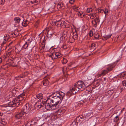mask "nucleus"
Returning <instances> with one entry per match:
<instances>
[{"instance_id": "4be33fe9", "label": "nucleus", "mask_w": 126, "mask_h": 126, "mask_svg": "<svg viewBox=\"0 0 126 126\" xmlns=\"http://www.w3.org/2000/svg\"><path fill=\"white\" fill-rule=\"evenodd\" d=\"M0 124H1L0 125L1 126H3L5 125L6 124V122L4 119H2L1 120V121L0 122Z\"/></svg>"}, {"instance_id": "de8ad7c7", "label": "nucleus", "mask_w": 126, "mask_h": 126, "mask_svg": "<svg viewBox=\"0 0 126 126\" xmlns=\"http://www.w3.org/2000/svg\"><path fill=\"white\" fill-rule=\"evenodd\" d=\"M5 1V0H0V5L3 4Z\"/></svg>"}, {"instance_id": "49530a36", "label": "nucleus", "mask_w": 126, "mask_h": 126, "mask_svg": "<svg viewBox=\"0 0 126 126\" xmlns=\"http://www.w3.org/2000/svg\"><path fill=\"white\" fill-rule=\"evenodd\" d=\"M62 62L63 64H64L66 63L67 62V61L66 59H64L63 60H62Z\"/></svg>"}, {"instance_id": "603ef678", "label": "nucleus", "mask_w": 126, "mask_h": 126, "mask_svg": "<svg viewBox=\"0 0 126 126\" xmlns=\"http://www.w3.org/2000/svg\"><path fill=\"white\" fill-rule=\"evenodd\" d=\"M66 32H64L63 34V36H62V38L64 37V38H65V37L66 36Z\"/></svg>"}, {"instance_id": "58836bf2", "label": "nucleus", "mask_w": 126, "mask_h": 126, "mask_svg": "<svg viewBox=\"0 0 126 126\" xmlns=\"http://www.w3.org/2000/svg\"><path fill=\"white\" fill-rule=\"evenodd\" d=\"M10 98L7 95L5 96V99L6 101H9Z\"/></svg>"}, {"instance_id": "4d7b16f0", "label": "nucleus", "mask_w": 126, "mask_h": 126, "mask_svg": "<svg viewBox=\"0 0 126 126\" xmlns=\"http://www.w3.org/2000/svg\"><path fill=\"white\" fill-rule=\"evenodd\" d=\"M99 10H100V12L101 13H103L104 12V10H103L102 9H100Z\"/></svg>"}, {"instance_id": "052dcab7", "label": "nucleus", "mask_w": 126, "mask_h": 126, "mask_svg": "<svg viewBox=\"0 0 126 126\" xmlns=\"http://www.w3.org/2000/svg\"><path fill=\"white\" fill-rule=\"evenodd\" d=\"M47 47H46L45 48V50L46 51H48V50H49L50 48L49 47V48H47Z\"/></svg>"}, {"instance_id": "5fc2aeb1", "label": "nucleus", "mask_w": 126, "mask_h": 126, "mask_svg": "<svg viewBox=\"0 0 126 126\" xmlns=\"http://www.w3.org/2000/svg\"><path fill=\"white\" fill-rule=\"evenodd\" d=\"M14 34L16 36L18 35V32H16L14 33Z\"/></svg>"}, {"instance_id": "393cba45", "label": "nucleus", "mask_w": 126, "mask_h": 126, "mask_svg": "<svg viewBox=\"0 0 126 126\" xmlns=\"http://www.w3.org/2000/svg\"><path fill=\"white\" fill-rule=\"evenodd\" d=\"M73 38L74 40H76L78 38V34L76 32H75L73 33Z\"/></svg>"}, {"instance_id": "37998d69", "label": "nucleus", "mask_w": 126, "mask_h": 126, "mask_svg": "<svg viewBox=\"0 0 126 126\" xmlns=\"http://www.w3.org/2000/svg\"><path fill=\"white\" fill-rule=\"evenodd\" d=\"M93 35V32L92 31H90L89 33V35L90 37L92 36Z\"/></svg>"}, {"instance_id": "5701e85b", "label": "nucleus", "mask_w": 126, "mask_h": 126, "mask_svg": "<svg viewBox=\"0 0 126 126\" xmlns=\"http://www.w3.org/2000/svg\"><path fill=\"white\" fill-rule=\"evenodd\" d=\"M29 23V22L27 20H25V21L24 20L22 23V24L23 26L26 27Z\"/></svg>"}, {"instance_id": "412c9836", "label": "nucleus", "mask_w": 126, "mask_h": 126, "mask_svg": "<svg viewBox=\"0 0 126 126\" xmlns=\"http://www.w3.org/2000/svg\"><path fill=\"white\" fill-rule=\"evenodd\" d=\"M43 95L42 93H39L36 95V97L37 98L39 99H41L43 98Z\"/></svg>"}, {"instance_id": "e2e57ef3", "label": "nucleus", "mask_w": 126, "mask_h": 126, "mask_svg": "<svg viewBox=\"0 0 126 126\" xmlns=\"http://www.w3.org/2000/svg\"><path fill=\"white\" fill-rule=\"evenodd\" d=\"M124 89V88H122L121 87L120 88V90H121V91L123 90Z\"/></svg>"}, {"instance_id": "9b49d317", "label": "nucleus", "mask_w": 126, "mask_h": 126, "mask_svg": "<svg viewBox=\"0 0 126 126\" xmlns=\"http://www.w3.org/2000/svg\"><path fill=\"white\" fill-rule=\"evenodd\" d=\"M90 96V94L88 93L82 94V98L84 100L88 99Z\"/></svg>"}, {"instance_id": "aec40b11", "label": "nucleus", "mask_w": 126, "mask_h": 126, "mask_svg": "<svg viewBox=\"0 0 126 126\" xmlns=\"http://www.w3.org/2000/svg\"><path fill=\"white\" fill-rule=\"evenodd\" d=\"M117 76L120 78H123L124 79V77L126 76V73L125 72H123L121 73Z\"/></svg>"}, {"instance_id": "774afa93", "label": "nucleus", "mask_w": 126, "mask_h": 126, "mask_svg": "<svg viewBox=\"0 0 126 126\" xmlns=\"http://www.w3.org/2000/svg\"><path fill=\"white\" fill-rule=\"evenodd\" d=\"M70 75H69V74H67V77H68H68H69V76H70Z\"/></svg>"}, {"instance_id": "69168bd1", "label": "nucleus", "mask_w": 126, "mask_h": 126, "mask_svg": "<svg viewBox=\"0 0 126 126\" xmlns=\"http://www.w3.org/2000/svg\"><path fill=\"white\" fill-rule=\"evenodd\" d=\"M7 95H8L9 96V97H10V98H11L12 97L11 96H10V95H9V94Z\"/></svg>"}, {"instance_id": "a878e982", "label": "nucleus", "mask_w": 126, "mask_h": 126, "mask_svg": "<svg viewBox=\"0 0 126 126\" xmlns=\"http://www.w3.org/2000/svg\"><path fill=\"white\" fill-rule=\"evenodd\" d=\"M14 20L16 23H18L20 21V19L19 17H16L14 18Z\"/></svg>"}, {"instance_id": "b1692460", "label": "nucleus", "mask_w": 126, "mask_h": 126, "mask_svg": "<svg viewBox=\"0 0 126 126\" xmlns=\"http://www.w3.org/2000/svg\"><path fill=\"white\" fill-rule=\"evenodd\" d=\"M25 108H26V110H28L29 111H30V107L31 106L29 105V103H27L26 105H24Z\"/></svg>"}, {"instance_id": "6e6552de", "label": "nucleus", "mask_w": 126, "mask_h": 126, "mask_svg": "<svg viewBox=\"0 0 126 126\" xmlns=\"http://www.w3.org/2000/svg\"><path fill=\"white\" fill-rule=\"evenodd\" d=\"M53 99L56 104H57L58 106V108H59L60 105V104L62 100L63 99V97H52Z\"/></svg>"}, {"instance_id": "0e129e2a", "label": "nucleus", "mask_w": 126, "mask_h": 126, "mask_svg": "<svg viewBox=\"0 0 126 126\" xmlns=\"http://www.w3.org/2000/svg\"><path fill=\"white\" fill-rule=\"evenodd\" d=\"M33 100L34 101H36V98H33L32 99V101Z\"/></svg>"}, {"instance_id": "a211bd4d", "label": "nucleus", "mask_w": 126, "mask_h": 126, "mask_svg": "<svg viewBox=\"0 0 126 126\" xmlns=\"http://www.w3.org/2000/svg\"><path fill=\"white\" fill-rule=\"evenodd\" d=\"M113 90H109L105 92V94L106 95H111L113 93Z\"/></svg>"}, {"instance_id": "a19ab883", "label": "nucleus", "mask_w": 126, "mask_h": 126, "mask_svg": "<svg viewBox=\"0 0 126 126\" xmlns=\"http://www.w3.org/2000/svg\"><path fill=\"white\" fill-rule=\"evenodd\" d=\"M78 15L79 16H80L81 17H82L84 16L85 15L84 14H81L80 12H79L78 14Z\"/></svg>"}, {"instance_id": "f257e3e1", "label": "nucleus", "mask_w": 126, "mask_h": 126, "mask_svg": "<svg viewBox=\"0 0 126 126\" xmlns=\"http://www.w3.org/2000/svg\"><path fill=\"white\" fill-rule=\"evenodd\" d=\"M88 86H86L82 81H79L73 86L71 87L70 90L67 93V94L69 96L73 94H76L78 91H83Z\"/></svg>"}, {"instance_id": "f03ea898", "label": "nucleus", "mask_w": 126, "mask_h": 126, "mask_svg": "<svg viewBox=\"0 0 126 126\" xmlns=\"http://www.w3.org/2000/svg\"><path fill=\"white\" fill-rule=\"evenodd\" d=\"M25 94L22 93L18 96L17 98L14 99L12 101L9 102L8 105L9 107H18L20 105H21L23 101H22L23 99L24 98Z\"/></svg>"}, {"instance_id": "6e6d98bb", "label": "nucleus", "mask_w": 126, "mask_h": 126, "mask_svg": "<svg viewBox=\"0 0 126 126\" xmlns=\"http://www.w3.org/2000/svg\"><path fill=\"white\" fill-rule=\"evenodd\" d=\"M63 47L64 49H65L67 48L66 46L65 45H63Z\"/></svg>"}, {"instance_id": "3c124183", "label": "nucleus", "mask_w": 126, "mask_h": 126, "mask_svg": "<svg viewBox=\"0 0 126 126\" xmlns=\"http://www.w3.org/2000/svg\"><path fill=\"white\" fill-rule=\"evenodd\" d=\"M11 52H9L7 53L6 54V56H7V57H9L10 55L11 54Z\"/></svg>"}, {"instance_id": "bb28decb", "label": "nucleus", "mask_w": 126, "mask_h": 126, "mask_svg": "<svg viewBox=\"0 0 126 126\" xmlns=\"http://www.w3.org/2000/svg\"><path fill=\"white\" fill-rule=\"evenodd\" d=\"M29 44L27 43V42H26L25 44L23 46L21 49H24L26 48L28 46Z\"/></svg>"}, {"instance_id": "9d476101", "label": "nucleus", "mask_w": 126, "mask_h": 126, "mask_svg": "<svg viewBox=\"0 0 126 126\" xmlns=\"http://www.w3.org/2000/svg\"><path fill=\"white\" fill-rule=\"evenodd\" d=\"M39 0H29V4H33L35 5L39 3Z\"/></svg>"}, {"instance_id": "dca6fc26", "label": "nucleus", "mask_w": 126, "mask_h": 126, "mask_svg": "<svg viewBox=\"0 0 126 126\" xmlns=\"http://www.w3.org/2000/svg\"><path fill=\"white\" fill-rule=\"evenodd\" d=\"M95 48V44L94 43L92 44L90 47L91 51H93Z\"/></svg>"}, {"instance_id": "4468645a", "label": "nucleus", "mask_w": 126, "mask_h": 126, "mask_svg": "<svg viewBox=\"0 0 126 126\" xmlns=\"http://www.w3.org/2000/svg\"><path fill=\"white\" fill-rule=\"evenodd\" d=\"M48 56L51 58L52 60H54L57 59V57L56 56L55 53L54 52H53L51 53V55H48Z\"/></svg>"}, {"instance_id": "bf43d9fd", "label": "nucleus", "mask_w": 126, "mask_h": 126, "mask_svg": "<svg viewBox=\"0 0 126 126\" xmlns=\"http://www.w3.org/2000/svg\"><path fill=\"white\" fill-rule=\"evenodd\" d=\"M96 12L98 13H99V12H100V10H99V9L98 8L97 10H96Z\"/></svg>"}, {"instance_id": "8fccbe9b", "label": "nucleus", "mask_w": 126, "mask_h": 126, "mask_svg": "<svg viewBox=\"0 0 126 126\" xmlns=\"http://www.w3.org/2000/svg\"><path fill=\"white\" fill-rule=\"evenodd\" d=\"M9 94L10 95V96H11L12 97L14 95V94L13 93V92L11 91L9 92Z\"/></svg>"}, {"instance_id": "f3484780", "label": "nucleus", "mask_w": 126, "mask_h": 126, "mask_svg": "<svg viewBox=\"0 0 126 126\" xmlns=\"http://www.w3.org/2000/svg\"><path fill=\"white\" fill-rule=\"evenodd\" d=\"M62 22L61 20H57L54 22V24L56 26L58 27L61 26Z\"/></svg>"}, {"instance_id": "79ce46f5", "label": "nucleus", "mask_w": 126, "mask_h": 126, "mask_svg": "<svg viewBox=\"0 0 126 126\" xmlns=\"http://www.w3.org/2000/svg\"><path fill=\"white\" fill-rule=\"evenodd\" d=\"M62 110L60 109H58L56 111V112L58 114H60V113L62 112Z\"/></svg>"}, {"instance_id": "c9c22d12", "label": "nucleus", "mask_w": 126, "mask_h": 126, "mask_svg": "<svg viewBox=\"0 0 126 126\" xmlns=\"http://www.w3.org/2000/svg\"><path fill=\"white\" fill-rule=\"evenodd\" d=\"M93 21H95L98 23H99L100 21L99 18L98 17H96V18L95 19H94Z\"/></svg>"}, {"instance_id": "ddd939ff", "label": "nucleus", "mask_w": 126, "mask_h": 126, "mask_svg": "<svg viewBox=\"0 0 126 126\" xmlns=\"http://www.w3.org/2000/svg\"><path fill=\"white\" fill-rule=\"evenodd\" d=\"M54 3L55 4H57V7L58 8H61L63 7L64 5L63 3L61 2L58 3V2H57L56 1V2H54Z\"/></svg>"}, {"instance_id": "338daca9", "label": "nucleus", "mask_w": 126, "mask_h": 126, "mask_svg": "<svg viewBox=\"0 0 126 126\" xmlns=\"http://www.w3.org/2000/svg\"><path fill=\"white\" fill-rule=\"evenodd\" d=\"M3 114L2 113H1L0 112V116H2Z\"/></svg>"}, {"instance_id": "09e8293b", "label": "nucleus", "mask_w": 126, "mask_h": 126, "mask_svg": "<svg viewBox=\"0 0 126 126\" xmlns=\"http://www.w3.org/2000/svg\"><path fill=\"white\" fill-rule=\"evenodd\" d=\"M122 83L124 86L126 87V80L123 81L122 82Z\"/></svg>"}, {"instance_id": "f704fd0d", "label": "nucleus", "mask_w": 126, "mask_h": 126, "mask_svg": "<svg viewBox=\"0 0 126 126\" xmlns=\"http://www.w3.org/2000/svg\"><path fill=\"white\" fill-rule=\"evenodd\" d=\"M97 22L95 21H94L93 20L92 21V25H93V26L95 28L97 27Z\"/></svg>"}, {"instance_id": "6ab92c4d", "label": "nucleus", "mask_w": 126, "mask_h": 126, "mask_svg": "<svg viewBox=\"0 0 126 126\" xmlns=\"http://www.w3.org/2000/svg\"><path fill=\"white\" fill-rule=\"evenodd\" d=\"M43 85L44 86H46L49 84V81L47 79H45L43 81Z\"/></svg>"}, {"instance_id": "2eb2a0df", "label": "nucleus", "mask_w": 126, "mask_h": 126, "mask_svg": "<svg viewBox=\"0 0 126 126\" xmlns=\"http://www.w3.org/2000/svg\"><path fill=\"white\" fill-rule=\"evenodd\" d=\"M26 108H25V107L24 106V107L21 110V111L25 115L27 114L28 112L29 111L28 110H26Z\"/></svg>"}, {"instance_id": "c03bdc74", "label": "nucleus", "mask_w": 126, "mask_h": 126, "mask_svg": "<svg viewBox=\"0 0 126 126\" xmlns=\"http://www.w3.org/2000/svg\"><path fill=\"white\" fill-rule=\"evenodd\" d=\"M108 10L107 9H105L104 10V12L105 15H107L108 12Z\"/></svg>"}, {"instance_id": "c85d7f7f", "label": "nucleus", "mask_w": 126, "mask_h": 126, "mask_svg": "<svg viewBox=\"0 0 126 126\" xmlns=\"http://www.w3.org/2000/svg\"><path fill=\"white\" fill-rule=\"evenodd\" d=\"M2 19H0V29L4 28L3 24L2 23Z\"/></svg>"}, {"instance_id": "864d4df0", "label": "nucleus", "mask_w": 126, "mask_h": 126, "mask_svg": "<svg viewBox=\"0 0 126 126\" xmlns=\"http://www.w3.org/2000/svg\"><path fill=\"white\" fill-rule=\"evenodd\" d=\"M74 1V0H70L69 3L71 4H73V3Z\"/></svg>"}, {"instance_id": "473e14b6", "label": "nucleus", "mask_w": 126, "mask_h": 126, "mask_svg": "<svg viewBox=\"0 0 126 126\" xmlns=\"http://www.w3.org/2000/svg\"><path fill=\"white\" fill-rule=\"evenodd\" d=\"M119 118L118 115L116 116L114 119V122H116L119 120Z\"/></svg>"}, {"instance_id": "13d9d810", "label": "nucleus", "mask_w": 126, "mask_h": 126, "mask_svg": "<svg viewBox=\"0 0 126 126\" xmlns=\"http://www.w3.org/2000/svg\"><path fill=\"white\" fill-rule=\"evenodd\" d=\"M73 9H74V10H76V11H77V10H78V9H77V8L76 7H75V6H74L73 7Z\"/></svg>"}, {"instance_id": "e433bc0d", "label": "nucleus", "mask_w": 126, "mask_h": 126, "mask_svg": "<svg viewBox=\"0 0 126 126\" xmlns=\"http://www.w3.org/2000/svg\"><path fill=\"white\" fill-rule=\"evenodd\" d=\"M111 36V35H105L103 37L104 38H105L106 40H107V39H108L109 38H110Z\"/></svg>"}, {"instance_id": "72a5a7b5", "label": "nucleus", "mask_w": 126, "mask_h": 126, "mask_svg": "<svg viewBox=\"0 0 126 126\" xmlns=\"http://www.w3.org/2000/svg\"><path fill=\"white\" fill-rule=\"evenodd\" d=\"M61 22H62L61 26L63 27H65L66 24V23L64 21H61Z\"/></svg>"}, {"instance_id": "423d86ee", "label": "nucleus", "mask_w": 126, "mask_h": 126, "mask_svg": "<svg viewBox=\"0 0 126 126\" xmlns=\"http://www.w3.org/2000/svg\"><path fill=\"white\" fill-rule=\"evenodd\" d=\"M21 111L16 113L15 115V118L19 121L21 120L23 117L25 115Z\"/></svg>"}, {"instance_id": "39448f33", "label": "nucleus", "mask_w": 126, "mask_h": 126, "mask_svg": "<svg viewBox=\"0 0 126 126\" xmlns=\"http://www.w3.org/2000/svg\"><path fill=\"white\" fill-rule=\"evenodd\" d=\"M53 97H64L65 96V94L61 91H55L54 93L52 94Z\"/></svg>"}, {"instance_id": "c756f323", "label": "nucleus", "mask_w": 126, "mask_h": 126, "mask_svg": "<svg viewBox=\"0 0 126 126\" xmlns=\"http://www.w3.org/2000/svg\"><path fill=\"white\" fill-rule=\"evenodd\" d=\"M55 53L56 56L57 57V59L58 58H60L61 56V54L59 52H54Z\"/></svg>"}, {"instance_id": "680f3d73", "label": "nucleus", "mask_w": 126, "mask_h": 126, "mask_svg": "<svg viewBox=\"0 0 126 126\" xmlns=\"http://www.w3.org/2000/svg\"><path fill=\"white\" fill-rule=\"evenodd\" d=\"M6 41H5V40H4L3 42V43L1 44L2 45H4V44H5V43H6Z\"/></svg>"}, {"instance_id": "1a4fd4ad", "label": "nucleus", "mask_w": 126, "mask_h": 126, "mask_svg": "<svg viewBox=\"0 0 126 126\" xmlns=\"http://www.w3.org/2000/svg\"><path fill=\"white\" fill-rule=\"evenodd\" d=\"M76 119L77 122L78 123L80 122V123H81L82 121L85 120L84 117L82 115H80L77 117Z\"/></svg>"}, {"instance_id": "0eeeda50", "label": "nucleus", "mask_w": 126, "mask_h": 126, "mask_svg": "<svg viewBox=\"0 0 126 126\" xmlns=\"http://www.w3.org/2000/svg\"><path fill=\"white\" fill-rule=\"evenodd\" d=\"M45 103V102H43V101L42 102L40 100H38L35 104V108L37 110L39 109L44 106Z\"/></svg>"}, {"instance_id": "7c9ffc66", "label": "nucleus", "mask_w": 126, "mask_h": 126, "mask_svg": "<svg viewBox=\"0 0 126 126\" xmlns=\"http://www.w3.org/2000/svg\"><path fill=\"white\" fill-rule=\"evenodd\" d=\"M45 44L46 43L45 41L44 40L42 42L41 45V47H42V49H44V48L45 47Z\"/></svg>"}, {"instance_id": "7ed1b4c3", "label": "nucleus", "mask_w": 126, "mask_h": 126, "mask_svg": "<svg viewBox=\"0 0 126 126\" xmlns=\"http://www.w3.org/2000/svg\"><path fill=\"white\" fill-rule=\"evenodd\" d=\"M46 101L48 103H45V106L47 110H53L58 108V106L54 103L53 99H51L50 98H47Z\"/></svg>"}, {"instance_id": "4c0bfd02", "label": "nucleus", "mask_w": 126, "mask_h": 126, "mask_svg": "<svg viewBox=\"0 0 126 126\" xmlns=\"http://www.w3.org/2000/svg\"><path fill=\"white\" fill-rule=\"evenodd\" d=\"M96 17L97 16L96 14H92L91 15L90 17L92 19H93L94 18V17Z\"/></svg>"}, {"instance_id": "2f4dec72", "label": "nucleus", "mask_w": 126, "mask_h": 126, "mask_svg": "<svg viewBox=\"0 0 126 126\" xmlns=\"http://www.w3.org/2000/svg\"><path fill=\"white\" fill-rule=\"evenodd\" d=\"M9 36V35H5L4 37V40L5 41H7L9 39V38L8 37Z\"/></svg>"}, {"instance_id": "20e7f679", "label": "nucleus", "mask_w": 126, "mask_h": 126, "mask_svg": "<svg viewBox=\"0 0 126 126\" xmlns=\"http://www.w3.org/2000/svg\"><path fill=\"white\" fill-rule=\"evenodd\" d=\"M114 67L112 65H109V67L107 68V69L102 70L101 73L97 75L98 77H99L101 76L105 75L108 72L112 70Z\"/></svg>"}, {"instance_id": "ea45409f", "label": "nucleus", "mask_w": 126, "mask_h": 126, "mask_svg": "<svg viewBox=\"0 0 126 126\" xmlns=\"http://www.w3.org/2000/svg\"><path fill=\"white\" fill-rule=\"evenodd\" d=\"M99 35L97 33L95 34L94 36V37L96 39H97L99 38Z\"/></svg>"}, {"instance_id": "f8f14e48", "label": "nucleus", "mask_w": 126, "mask_h": 126, "mask_svg": "<svg viewBox=\"0 0 126 126\" xmlns=\"http://www.w3.org/2000/svg\"><path fill=\"white\" fill-rule=\"evenodd\" d=\"M28 74V72H26L23 73L22 74L20 75L18 77H16V78L17 79L18 78H24L25 77L27 76Z\"/></svg>"}, {"instance_id": "cd10ccee", "label": "nucleus", "mask_w": 126, "mask_h": 126, "mask_svg": "<svg viewBox=\"0 0 126 126\" xmlns=\"http://www.w3.org/2000/svg\"><path fill=\"white\" fill-rule=\"evenodd\" d=\"M78 123L76 121V119L72 122L71 125L72 126H76L78 125Z\"/></svg>"}, {"instance_id": "a18cd8bd", "label": "nucleus", "mask_w": 126, "mask_h": 126, "mask_svg": "<svg viewBox=\"0 0 126 126\" xmlns=\"http://www.w3.org/2000/svg\"><path fill=\"white\" fill-rule=\"evenodd\" d=\"M92 8H90V9H89L88 8L86 10L87 12L88 13H90V11L92 12Z\"/></svg>"}]
</instances>
